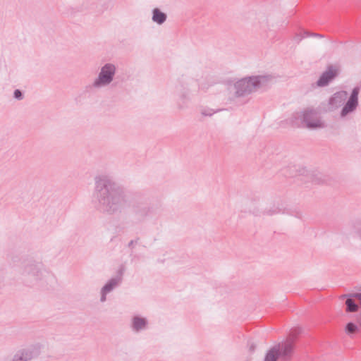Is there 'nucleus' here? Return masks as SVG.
Instances as JSON below:
<instances>
[{"label": "nucleus", "instance_id": "obj_18", "mask_svg": "<svg viewBox=\"0 0 361 361\" xmlns=\"http://www.w3.org/2000/svg\"><path fill=\"white\" fill-rule=\"evenodd\" d=\"M88 5L89 4L87 1L79 0L75 4L73 5L72 9L75 12H82L89 8Z\"/></svg>", "mask_w": 361, "mask_h": 361}, {"label": "nucleus", "instance_id": "obj_15", "mask_svg": "<svg viewBox=\"0 0 361 361\" xmlns=\"http://www.w3.org/2000/svg\"><path fill=\"white\" fill-rule=\"evenodd\" d=\"M351 295V293L349 294H343L340 296V299L346 298V300L345 302V304L346 305L345 312H355L358 311L359 309V305L357 304L354 300L353 298H355Z\"/></svg>", "mask_w": 361, "mask_h": 361}, {"label": "nucleus", "instance_id": "obj_19", "mask_svg": "<svg viewBox=\"0 0 361 361\" xmlns=\"http://www.w3.org/2000/svg\"><path fill=\"white\" fill-rule=\"evenodd\" d=\"M275 352V348H271L265 354L264 361H277L279 358Z\"/></svg>", "mask_w": 361, "mask_h": 361}, {"label": "nucleus", "instance_id": "obj_11", "mask_svg": "<svg viewBox=\"0 0 361 361\" xmlns=\"http://www.w3.org/2000/svg\"><path fill=\"white\" fill-rule=\"evenodd\" d=\"M174 88L176 94L179 96L180 99L183 104L190 99V90L188 83L183 78L177 80Z\"/></svg>", "mask_w": 361, "mask_h": 361}, {"label": "nucleus", "instance_id": "obj_9", "mask_svg": "<svg viewBox=\"0 0 361 361\" xmlns=\"http://www.w3.org/2000/svg\"><path fill=\"white\" fill-rule=\"evenodd\" d=\"M123 269L121 268L118 271V276L111 279L108 282L102 287L101 290V298L100 301L104 302L106 300V295L111 292L116 286H118L122 281V275Z\"/></svg>", "mask_w": 361, "mask_h": 361}, {"label": "nucleus", "instance_id": "obj_20", "mask_svg": "<svg viewBox=\"0 0 361 361\" xmlns=\"http://www.w3.org/2000/svg\"><path fill=\"white\" fill-rule=\"evenodd\" d=\"M13 97L18 100H22L24 97L23 92L18 89L15 90L13 92Z\"/></svg>", "mask_w": 361, "mask_h": 361}, {"label": "nucleus", "instance_id": "obj_29", "mask_svg": "<svg viewBox=\"0 0 361 361\" xmlns=\"http://www.w3.org/2000/svg\"><path fill=\"white\" fill-rule=\"evenodd\" d=\"M184 107H185V105L179 104V108L180 109H183Z\"/></svg>", "mask_w": 361, "mask_h": 361}, {"label": "nucleus", "instance_id": "obj_3", "mask_svg": "<svg viewBox=\"0 0 361 361\" xmlns=\"http://www.w3.org/2000/svg\"><path fill=\"white\" fill-rule=\"evenodd\" d=\"M293 123L298 127L306 128L310 130L323 128L324 123L320 118L319 110L314 108H307L302 111L296 112L293 115Z\"/></svg>", "mask_w": 361, "mask_h": 361}, {"label": "nucleus", "instance_id": "obj_14", "mask_svg": "<svg viewBox=\"0 0 361 361\" xmlns=\"http://www.w3.org/2000/svg\"><path fill=\"white\" fill-rule=\"evenodd\" d=\"M148 322L146 318L140 316H134L132 319L131 328L133 331L139 332L147 329Z\"/></svg>", "mask_w": 361, "mask_h": 361}, {"label": "nucleus", "instance_id": "obj_21", "mask_svg": "<svg viewBox=\"0 0 361 361\" xmlns=\"http://www.w3.org/2000/svg\"><path fill=\"white\" fill-rule=\"evenodd\" d=\"M215 112L212 109H204L201 111V114L204 116H212Z\"/></svg>", "mask_w": 361, "mask_h": 361}, {"label": "nucleus", "instance_id": "obj_17", "mask_svg": "<svg viewBox=\"0 0 361 361\" xmlns=\"http://www.w3.org/2000/svg\"><path fill=\"white\" fill-rule=\"evenodd\" d=\"M360 326L357 324L349 322L345 326V333L350 338H353L354 335L360 331Z\"/></svg>", "mask_w": 361, "mask_h": 361}, {"label": "nucleus", "instance_id": "obj_16", "mask_svg": "<svg viewBox=\"0 0 361 361\" xmlns=\"http://www.w3.org/2000/svg\"><path fill=\"white\" fill-rule=\"evenodd\" d=\"M167 19L166 13L162 12L159 8H154L152 10V20L158 25H162Z\"/></svg>", "mask_w": 361, "mask_h": 361}, {"label": "nucleus", "instance_id": "obj_28", "mask_svg": "<svg viewBox=\"0 0 361 361\" xmlns=\"http://www.w3.org/2000/svg\"><path fill=\"white\" fill-rule=\"evenodd\" d=\"M360 329H361V310H360Z\"/></svg>", "mask_w": 361, "mask_h": 361}, {"label": "nucleus", "instance_id": "obj_25", "mask_svg": "<svg viewBox=\"0 0 361 361\" xmlns=\"http://www.w3.org/2000/svg\"><path fill=\"white\" fill-rule=\"evenodd\" d=\"M359 300V307H361V293H351V295Z\"/></svg>", "mask_w": 361, "mask_h": 361}, {"label": "nucleus", "instance_id": "obj_23", "mask_svg": "<svg viewBox=\"0 0 361 361\" xmlns=\"http://www.w3.org/2000/svg\"><path fill=\"white\" fill-rule=\"evenodd\" d=\"M248 347H249V350L250 352H254L256 349L257 345L255 343L254 341H248Z\"/></svg>", "mask_w": 361, "mask_h": 361}, {"label": "nucleus", "instance_id": "obj_2", "mask_svg": "<svg viewBox=\"0 0 361 361\" xmlns=\"http://www.w3.org/2000/svg\"><path fill=\"white\" fill-rule=\"evenodd\" d=\"M276 77L271 74L246 77L238 80L228 90L235 97H245L259 89H266L276 82Z\"/></svg>", "mask_w": 361, "mask_h": 361}, {"label": "nucleus", "instance_id": "obj_13", "mask_svg": "<svg viewBox=\"0 0 361 361\" xmlns=\"http://www.w3.org/2000/svg\"><path fill=\"white\" fill-rule=\"evenodd\" d=\"M348 93L345 91L338 92L329 99V105L331 108H338L341 106L346 99Z\"/></svg>", "mask_w": 361, "mask_h": 361}, {"label": "nucleus", "instance_id": "obj_4", "mask_svg": "<svg viewBox=\"0 0 361 361\" xmlns=\"http://www.w3.org/2000/svg\"><path fill=\"white\" fill-rule=\"evenodd\" d=\"M20 270L23 276L30 277L35 281L42 280L47 273L42 262L37 261L30 257L23 259Z\"/></svg>", "mask_w": 361, "mask_h": 361}, {"label": "nucleus", "instance_id": "obj_7", "mask_svg": "<svg viewBox=\"0 0 361 361\" xmlns=\"http://www.w3.org/2000/svg\"><path fill=\"white\" fill-rule=\"evenodd\" d=\"M360 93V87H355L348 99L346 103L341 111V117L344 118L349 114L355 111L358 106V95Z\"/></svg>", "mask_w": 361, "mask_h": 361}, {"label": "nucleus", "instance_id": "obj_8", "mask_svg": "<svg viewBox=\"0 0 361 361\" xmlns=\"http://www.w3.org/2000/svg\"><path fill=\"white\" fill-rule=\"evenodd\" d=\"M285 210L284 204L279 200L276 202H271L266 205V207L263 209L262 212L259 210H253L252 213L255 216H261V215H267V216H273L276 214H279L281 213H283Z\"/></svg>", "mask_w": 361, "mask_h": 361}, {"label": "nucleus", "instance_id": "obj_10", "mask_svg": "<svg viewBox=\"0 0 361 361\" xmlns=\"http://www.w3.org/2000/svg\"><path fill=\"white\" fill-rule=\"evenodd\" d=\"M338 75V70L333 66H329L326 70L320 75L316 82L318 87H325L334 80Z\"/></svg>", "mask_w": 361, "mask_h": 361}, {"label": "nucleus", "instance_id": "obj_27", "mask_svg": "<svg viewBox=\"0 0 361 361\" xmlns=\"http://www.w3.org/2000/svg\"><path fill=\"white\" fill-rule=\"evenodd\" d=\"M312 37H317V38H323V37H324V36L323 35H321V34H319V33H316V32H312Z\"/></svg>", "mask_w": 361, "mask_h": 361}, {"label": "nucleus", "instance_id": "obj_26", "mask_svg": "<svg viewBox=\"0 0 361 361\" xmlns=\"http://www.w3.org/2000/svg\"><path fill=\"white\" fill-rule=\"evenodd\" d=\"M312 32H310L308 30H304L302 32V36H304V37H312Z\"/></svg>", "mask_w": 361, "mask_h": 361}, {"label": "nucleus", "instance_id": "obj_1", "mask_svg": "<svg viewBox=\"0 0 361 361\" xmlns=\"http://www.w3.org/2000/svg\"><path fill=\"white\" fill-rule=\"evenodd\" d=\"M94 180V195L101 210L114 214L121 211L127 204V199L123 188L109 177L99 176H97Z\"/></svg>", "mask_w": 361, "mask_h": 361}, {"label": "nucleus", "instance_id": "obj_12", "mask_svg": "<svg viewBox=\"0 0 361 361\" xmlns=\"http://www.w3.org/2000/svg\"><path fill=\"white\" fill-rule=\"evenodd\" d=\"M153 207L147 204H137L134 207V213L139 220H143L153 213Z\"/></svg>", "mask_w": 361, "mask_h": 361}, {"label": "nucleus", "instance_id": "obj_6", "mask_svg": "<svg viewBox=\"0 0 361 361\" xmlns=\"http://www.w3.org/2000/svg\"><path fill=\"white\" fill-rule=\"evenodd\" d=\"M116 72V67L114 63H105L101 67L97 77L92 85V87L99 89L108 86L113 82Z\"/></svg>", "mask_w": 361, "mask_h": 361}, {"label": "nucleus", "instance_id": "obj_22", "mask_svg": "<svg viewBox=\"0 0 361 361\" xmlns=\"http://www.w3.org/2000/svg\"><path fill=\"white\" fill-rule=\"evenodd\" d=\"M140 240V238H135V240H130L128 244V247L130 249H133L135 246V245L137 244L138 242Z\"/></svg>", "mask_w": 361, "mask_h": 361}, {"label": "nucleus", "instance_id": "obj_30", "mask_svg": "<svg viewBox=\"0 0 361 361\" xmlns=\"http://www.w3.org/2000/svg\"><path fill=\"white\" fill-rule=\"evenodd\" d=\"M243 361H248V360H243Z\"/></svg>", "mask_w": 361, "mask_h": 361}, {"label": "nucleus", "instance_id": "obj_24", "mask_svg": "<svg viewBox=\"0 0 361 361\" xmlns=\"http://www.w3.org/2000/svg\"><path fill=\"white\" fill-rule=\"evenodd\" d=\"M303 38L304 36H302V34L301 33H296L294 36V40L296 41L298 43H300Z\"/></svg>", "mask_w": 361, "mask_h": 361}, {"label": "nucleus", "instance_id": "obj_5", "mask_svg": "<svg viewBox=\"0 0 361 361\" xmlns=\"http://www.w3.org/2000/svg\"><path fill=\"white\" fill-rule=\"evenodd\" d=\"M300 331V329H295L286 340L279 342L271 347L275 348V353L281 361H289L292 359L294 355L295 343Z\"/></svg>", "mask_w": 361, "mask_h": 361}]
</instances>
